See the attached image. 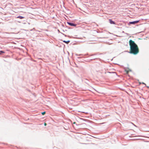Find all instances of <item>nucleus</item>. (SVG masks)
Instances as JSON below:
<instances>
[{
	"label": "nucleus",
	"instance_id": "nucleus-6",
	"mask_svg": "<svg viewBox=\"0 0 149 149\" xmlns=\"http://www.w3.org/2000/svg\"><path fill=\"white\" fill-rule=\"evenodd\" d=\"M63 42L66 43L67 44H68V43H69V42H70V41L69 40H68V41H65V40H63Z\"/></svg>",
	"mask_w": 149,
	"mask_h": 149
},
{
	"label": "nucleus",
	"instance_id": "nucleus-5",
	"mask_svg": "<svg viewBox=\"0 0 149 149\" xmlns=\"http://www.w3.org/2000/svg\"><path fill=\"white\" fill-rule=\"evenodd\" d=\"M109 21L111 24H115V22L111 19H109Z\"/></svg>",
	"mask_w": 149,
	"mask_h": 149
},
{
	"label": "nucleus",
	"instance_id": "nucleus-10",
	"mask_svg": "<svg viewBox=\"0 0 149 149\" xmlns=\"http://www.w3.org/2000/svg\"><path fill=\"white\" fill-rule=\"evenodd\" d=\"M44 125L45 126L47 125V124L46 123H45Z\"/></svg>",
	"mask_w": 149,
	"mask_h": 149
},
{
	"label": "nucleus",
	"instance_id": "nucleus-7",
	"mask_svg": "<svg viewBox=\"0 0 149 149\" xmlns=\"http://www.w3.org/2000/svg\"><path fill=\"white\" fill-rule=\"evenodd\" d=\"M24 17H22V16H19L18 17H17V18H19L20 19H22L24 18Z\"/></svg>",
	"mask_w": 149,
	"mask_h": 149
},
{
	"label": "nucleus",
	"instance_id": "nucleus-12",
	"mask_svg": "<svg viewBox=\"0 0 149 149\" xmlns=\"http://www.w3.org/2000/svg\"><path fill=\"white\" fill-rule=\"evenodd\" d=\"M76 123L75 122H74L73 123V124H74Z\"/></svg>",
	"mask_w": 149,
	"mask_h": 149
},
{
	"label": "nucleus",
	"instance_id": "nucleus-9",
	"mask_svg": "<svg viewBox=\"0 0 149 149\" xmlns=\"http://www.w3.org/2000/svg\"><path fill=\"white\" fill-rule=\"evenodd\" d=\"M45 113V111H44V112H43L42 113V115H44Z\"/></svg>",
	"mask_w": 149,
	"mask_h": 149
},
{
	"label": "nucleus",
	"instance_id": "nucleus-11",
	"mask_svg": "<svg viewBox=\"0 0 149 149\" xmlns=\"http://www.w3.org/2000/svg\"><path fill=\"white\" fill-rule=\"evenodd\" d=\"M142 84H145V85H146V84L145 83H143V82L142 83Z\"/></svg>",
	"mask_w": 149,
	"mask_h": 149
},
{
	"label": "nucleus",
	"instance_id": "nucleus-1",
	"mask_svg": "<svg viewBox=\"0 0 149 149\" xmlns=\"http://www.w3.org/2000/svg\"><path fill=\"white\" fill-rule=\"evenodd\" d=\"M129 43L130 47V53L134 55L137 54L139 52L137 45L131 40H130Z\"/></svg>",
	"mask_w": 149,
	"mask_h": 149
},
{
	"label": "nucleus",
	"instance_id": "nucleus-3",
	"mask_svg": "<svg viewBox=\"0 0 149 149\" xmlns=\"http://www.w3.org/2000/svg\"><path fill=\"white\" fill-rule=\"evenodd\" d=\"M125 71L126 72L127 74H128L129 72L131 71V70L130 69L128 68L127 69H125Z\"/></svg>",
	"mask_w": 149,
	"mask_h": 149
},
{
	"label": "nucleus",
	"instance_id": "nucleus-8",
	"mask_svg": "<svg viewBox=\"0 0 149 149\" xmlns=\"http://www.w3.org/2000/svg\"><path fill=\"white\" fill-rule=\"evenodd\" d=\"M5 52L3 51H0V54H1L2 53H4Z\"/></svg>",
	"mask_w": 149,
	"mask_h": 149
},
{
	"label": "nucleus",
	"instance_id": "nucleus-4",
	"mask_svg": "<svg viewBox=\"0 0 149 149\" xmlns=\"http://www.w3.org/2000/svg\"><path fill=\"white\" fill-rule=\"evenodd\" d=\"M68 24H69L71 26H76V24H73V23H70V22H68Z\"/></svg>",
	"mask_w": 149,
	"mask_h": 149
},
{
	"label": "nucleus",
	"instance_id": "nucleus-2",
	"mask_svg": "<svg viewBox=\"0 0 149 149\" xmlns=\"http://www.w3.org/2000/svg\"><path fill=\"white\" fill-rule=\"evenodd\" d=\"M139 22V20H137L133 22H129L130 24H135L138 23Z\"/></svg>",
	"mask_w": 149,
	"mask_h": 149
}]
</instances>
